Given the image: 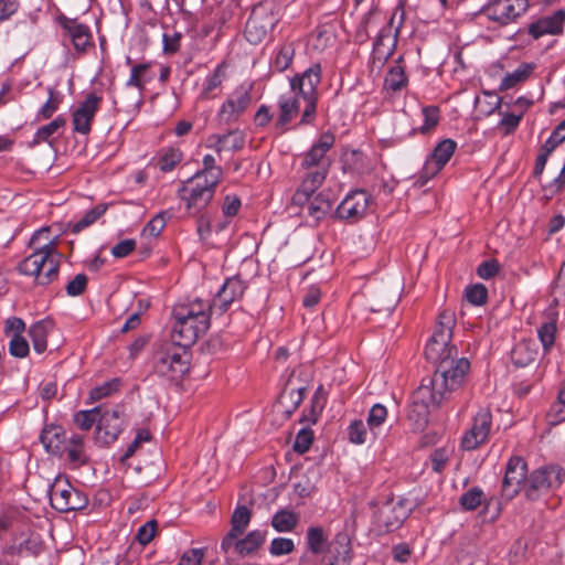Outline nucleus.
Segmentation results:
<instances>
[{
  "instance_id": "obj_56",
  "label": "nucleus",
  "mask_w": 565,
  "mask_h": 565,
  "mask_svg": "<svg viewBox=\"0 0 565 565\" xmlns=\"http://www.w3.org/2000/svg\"><path fill=\"white\" fill-rule=\"evenodd\" d=\"M29 342L23 335L13 334L9 342V352L12 356L23 359L29 354Z\"/></svg>"
},
{
  "instance_id": "obj_63",
  "label": "nucleus",
  "mask_w": 565,
  "mask_h": 565,
  "mask_svg": "<svg viewBox=\"0 0 565 565\" xmlns=\"http://www.w3.org/2000/svg\"><path fill=\"white\" fill-rule=\"evenodd\" d=\"M565 420V405L559 403V399H557V403L553 404L547 414H546V422L550 426H555L561 424Z\"/></svg>"
},
{
  "instance_id": "obj_23",
  "label": "nucleus",
  "mask_w": 565,
  "mask_h": 565,
  "mask_svg": "<svg viewBox=\"0 0 565 565\" xmlns=\"http://www.w3.org/2000/svg\"><path fill=\"white\" fill-rule=\"evenodd\" d=\"M252 96L248 92H237L227 98L221 106L217 117L221 122L231 124L236 121L248 108Z\"/></svg>"
},
{
  "instance_id": "obj_27",
  "label": "nucleus",
  "mask_w": 565,
  "mask_h": 565,
  "mask_svg": "<svg viewBox=\"0 0 565 565\" xmlns=\"http://www.w3.org/2000/svg\"><path fill=\"white\" fill-rule=\"evenodd\" d=\"M40 440L47 452L60 455L64 450L65 433L61 426L46 425L40 435Z\"/></svg>"
},
{
  "instance_id": "obj_24",
  "label": "nucleus",
  "mask_w": 565,
  "mask_h": 565,
  "mask_svg": "<svg viewBox=\"0 0 565 565\" xmlns=\"http://www.w3.org/2000/svg\"><path fill=\"white\" fill-rule=\"evenodd\" d=\"M456 148L457 143L452 139H445L440 141L435 147L430 159L425 163V173L430 177L438 173L448 163Z\"/></svg>"
},
{
  "instance_id": "obj_64",
  "label": "nucleus",
  "mask_w": 565,
  "mask_h": 565,
  "mask_svg": "<svg viewBox=\"0 0 565 565\" xmlns=\"http://www.w3.org/2000/svg\"><path fill=\"white\" fill-rule=\"evenodd\" d=\"M499 269V263L495 259H489L478 266L477 274L482 279H490L498 274Z\"/></svg>"
},
{
  "instance_id": "obj_32",
  "label": "nucleus",
  "mask_w": 565,
  "mask_h": 565,
  "mask_svg": "<svg viewBox=\"0 0 565 565\" xmlns=\"http://www.w3.org/2000/svg\"><path fill=\"white\" fill-rule=\"evenodd\" d=\"M294 56V45L291 43H284L275 50L270 61V67L276 72H284L290 66Z\"/></svg>"
},
{
  "instance_id": "obj_13",
  "label": "nucleus",
  "mask_w": 565,
  "mask_h": 565,
  "mask_svg": "<svg viewBox=\"0 0 565 565\" xmlns=\"http://www.w3.org/2000/svg\"><path fill=\"white\" fill-rule=\"evenodd\" d=\"M492 429V414L488 408H480L472 419L470 429L463 435L461 446L466 450H475L484 444Z\"/></svg>"
},
{
  "instance_id": "obj_46",
  "label": "nucleus",
  "mask_w": 565,
  "mask_h": 565,
  "mask_svg": "<svg viewBox=\"0 0 565 565\" xmlns=\"http://www.w3.org/2000/svg\"><path fill=\"white\" fill-rule=\"evenodd\" d=\"M47 92L49 98L38 111V118L41 119L51 118L53 114L58 109L60 104L62 103V96L58 92H56L52 87H50Z\"/></svg>"
},
{
  "instance_id": "obj_40",
  "label": "nucleus",
  "mask_w": 565,
  "mask_h": 565,
  "mask_svg": "<svg viewBox=\"0 0 565 565\" xmlns=\"http://www.w3.org/2000/svg\"><path fill=\"white\" fill-rule=\"evenodd\" d=\"M203 168L198 171L194 175H201L209 180L212 184H218L223 177V170L216 166V161L213 154H205L202 159Z\"/></svg>"
},
{
  "instance_id": "obj_55",
  "label": "nucleus",
  "mask_w": 565,
  "mask_h": 565,
  "mask_svg": "<svg viewBox=\"0 0 565 565\" xmlns=\"http://www.w3.org/2000/svg\"><path fill=\"white\" fill-rule=\"evenodd\" d=\"M349 440L355 445L366 443L367 429L362 420H353L348 427Z\"/></svg>"
},
{
  "instance_id": "obj_6",
  "label": "nucleus",
  "mask_w": 565,
  "mask_h": 565,
  "mask_svg": "<svg viewBox=\"0 0 565 565\" xmlns=\"http://www.w3.org/2000/svg\"><path fill=\"white\" fill-rule=\"evenodd\" d=\"M279 8L276 2H256L245 25V38L249 43H259L278 22Z\"/></svg>"
},
{
  "instance_id": "obj_43",
  "label": "nucleus",
  "mask_w": 565,
  "mask_h": 565,
  "mask_svg": "<svg viewBox=\"0 0 565 565\" xmlns=\"http://www.w3.org/2000/svg\"><path fill=\"white\" fill-rule=\"evenodd\" d=\"M102 406L87 411H78L74 415L75 425L82 430H89L95 424H98Z\"/></svg>"
},
{
  "instance_id": "obj_30",
  "label": "nucleus",
  "mask_w": 565,
  "mask_h": 565,
  "mask_svg": "<svg viewBox=\"0 0 565 565\" xmlns=\"http://www.w3.org/2000/svg\"><path fill=\"white\" fill-rule=\"evenodd\" d=\"M30 247L38 250H50L51 253H60L57 250V236L51 235L50 227H42L34 232L30 239Z\"/></svg>"
},
{
  "instance_id": "obj_37",
  "label": "nucleus",
  "mask_w": 565,
  "mask_h": 565,
  "mask_svg": "<svg viewBox=\"0 0 565 565\" xmlns=\"http://www.w3.org/2000/svg\"><path fill=\"white\" fill-rule=\"evenodd\" d=\"M65 449L70 463L75 467L87 463L88 457L85 454L84 438L81 435H73Z\"/></svg>"
},
{
  "instance_id": "obj_7",
  "label": "nucleus",
  "mask_w": 565,
  "mask_h": 565,
  "mask_svg": "<svg viewBox=\"0 0 565 565\" xmlns=\"http://www.w3.org/2000/svg\"><path fill=\"white\" fill-rule=\"evenodd\" d=\"M217 185L201 175L188 179L179 189V198L185 203L188 213L196 215L202 212L214 198Z\"/></svg>"
},
{
  "instance_id": "obj_44",
  "label": "nucleus",
  "mask_w": 565,
  "mask_h": 565,
  "mask_svg": "<svg viewBox=\"0 0 565 565\" xmlns=\"http://www.w3.org/2000/svg\"><path fill=\"white\" fill-rule=\"evenodd\" d=\"M557 326L555 321L544 322L537 330V337L545 353L550 352L555 344Z\"/></svg>"
},
{
  "instance_id": "obj_22",
  "label": "nucleus",
  "mask_w": 565,
  "mask_h": 565,
  "mask_svg": "<svg viewBox=\"0 0 565 565\" xmlns=\"http://www.w3.org/2000/svg\"><path fill=\"white\" fill-rule=\"evenodd\" d=\"M301 100V97L292 93V90L279 96L277 102L278 115L275 121V127L279 132H285L287 126L299 114Z\"/></svg>"
},
{
  "instance_id": "obj_3",
  "label": "nucleus",
  "mask_w": 565,
  "mask_h": 565,
  "mask_svg": "<svg viewBox=\"0 0 565 565\" xmlns=\"http://www.w3.org/2000/svg\"><path fill=\"white\" fill-rule=\"evenodd\" d=\"M190 345L171 338L163 342L153 356V370L160 377L179 381L190 370Z\"/></svg>"
},
{
  "instance_id": "obj_47",
  "label": "nucleus",
  "mask_w": 565,
  "mask_h": 565,
  "mask_svg": "<svg viewBox=\"0 0 565 565\" xmlns=\"http://www.w3.org/2000/svg\"><path fill=\"white\" fill-rule=\"evenodd\" d=\"M387 418V408L377 403L374 404L367 415L366 424L370 430L376 435V429L380 428Z\"/></svg>"
},
{
  "instance_id": "obj_58",
  "label": "nucleus",
  "mask_w": 565,
  "mask_h": 565,
  "mask_svg": "<svg viewBox=\"0 0 565 565\" xmlns=\"http://www.w3.org/2000/svg\"><path fill=\"white\" fill-rule=\"evenodd\" d=\"M157 529H158V523L156 520H150L148 522H146L145 524H142L137 533H136V536H135V540L141 544V545H147L149 544L152 539L154 537L156 533H157Z\"/></svg>"
},
{
  "instance_id": "obj_25",
  "label": "nucleus",
  "mask_w": 565,
  "mask_h": 565,
  "mask_svg": "<svg viewBox=\"0 0 565 565\" xmlns=\"http://www.w3.org/2000/svg\"><path fill=\"white\" fill-rule=\"evenodd\" d=\"M398 36V28L393 33L391 26H383L373 44V56L375 60L385 62L394 53Z\"/></svg>"
},
{
  "instance_id": "obj_41",
  "label": "nucleus",
  "mask_w": 565,
  "mask_h": 565,
  "mask_svg": "<svg viewBox=\"0 0 565 565\" xmlns=\"http://www.w3.org/2000/svg\"><path fill=\"white\" fill-rule=\"evenodd\" d=\"M225 65L223 63L218 64L214 71L207 75L205 78L204 87L201 92L200 97L202 99L213 98V90L221 86L224 77H225Z\"/></svg>"
},
{
  "instance_id": "obj_50",
  "label": "nucleus",
  "mask_w": 565,
  "mask_h": 565,
  "mask_svg": "<svg viewBox=\"0 0 565 565\" xmlns=\"http://www.w3.org/2000/svg\"><path fill=\"white\" fill-rule=\"evenodd\" d=\"M535 358V351L529 349L527 343H518L512 350V360L519 366H525Z\"/></svg>"
},
{
  "instance_id": "obj_5",
  "label": "nucleus",
  "mask_w": 565,
  "mask_h": 565,
  "mask_svg": "<svg viewBox=\"0 0 565 565\" xmlns=\"http://www.w3.org/2000/svg\"><path fill=\"white\" fill-rule=\"evenodd\" d=\"M61 253L33 249L17 267L21 275L32 276L39 286H47L58 277Z\"/></svg>"
},
{
  "instance_id": "obj_38",
  "label": "nucleus",
  "mask_w": 565,
  "mask_h": 565,
  "mask_svg": "<svg viewBox=\"0 0 565 565\" xmlns=\"http://www.w3.org/2000/svg\"><path fill=\"white\" fill-rule=\"evenodd\" d=\"M297 523V514L286 509L277 511L271 518V526L280 533L292 532Z\"/></svg>"
},
{
  "instance_id": "obj_9",
  "label": "nucleus",
  "mask_w": 565,
  "mask_h": 565,
  "mask_svg": "<svg viewBox=\"0 0 565 565\" xmlns=\"http://www.w3.org/2000/svg\"><path fill=\"white\" fill-rule=\"evenodd\" d=\"M565 480V470L557 465L535 469L529 475L525 484V497L536 500L540 495L558 489Z\"/></svg>"
},
{
  "instance_id": "obj_60",
  "label": "nucleus",
  "mask_w": 565,
  "mask_h": 565,
  "mask_svg": "<svg viewBox=\"0 0 565 565\" xmlns=\"http://www.w3.org/2000/svg\"><path fill=\"white\" fill-rule=\"evenodd\" d=\"M166 226V218L162 213L152 217L143 227L142 236L158 237Z\"/></svg>"
},
{
  "instance_id": "obj_35",
  "label": "nucleus",
  "mask_w": 565,
  "mask_h": 565,
  "mask_svg": "<svg viewBox=\"0 0 565 565\" xmlns=\"http://www.w3.org/2000/svg\"><path fill=\"white\" fill-rule=\"evenodd\" d=\"M402 57L397 60V64L392 66L384 79V87L387 90L399 92L408 83V77L405 74L404 67L399 65Z\"/></svg>"
},
{
  "instance_id": "obj_10",
  "label": "nucleus",
  "mask_w": 565,
  "mask_h": 565,
  "mask_svg": "<svg viewBox=\"0 0 565 565\" xmlns=\"http://www.w3.org/2000/svg\"><path fill=\"white\" fill-rule=\"evenodd\" d=\"M335 137L332 132H322L310 149L301 156V168H318L328 170L331 167L332 159L328 152L334 147Z\"/></svg>"
},
{
  "instance_id": "obj_31",
  "label": "nucleus",
  "mask_w": 565,
  "mask_h": 565,
  "mask_svg": "<svg viewBox=\"0 0 565 565\" xmlns=\"http://www.w3.org/2000/svg\"><path fill=\"white\" fill-rule=\"evenodd\" d=\"M126 63L131 65L130 76L126 83L129 87H136L138 89H143L147 82L151 81V76H149V63H140L132 64V61L129 56L126 58Z\"/></svg>"
},
{
  "instance_id": "obj_39",
  "label": "nucleus",
  "mask_w": 565,
  "mask_h": 565,
  "mask_svg": "<svg viewBox=\"0 0 565 565\" xmlns=\"http://www.w3.org/2000/svg\"><path fill=\"white\" fill-rule=\"evenodd\" d=\"M306 542L308 550L312 554L319 555L324 551L328 536L321 526H310L307 530Z\"/></svg>"
},
{
  "instance_id": "obj_12",
  "label": "nucleus",
  "mask_w": 565,
  "mask_h": 565,
  "mask_svg": "<svg viewBox=\"0 0 565 565\" xmlns=\"http://www.w3.org/2000/svg\"><path fill=\"white\" fill-rule=\"evenodd\" d=\"M529 9V2H487L479 11V17H484L498 25H508L524 14Z\"/></svg>"
},
{
  "instance_id": "obj_17",
  "label": "nucleus",
  "mask_w": 565,
  "mask_h": 565,
  "mask_svg": "<svg viewBox=\"0 0 565 565\" xmlns=\"http://www.w3.org/2000/svg\"><path fill=\"white\" fill-rule=\"evenodd\" d=\"M246 288V282L238 276L227 278L217 291L213 301L210 302V306H213L212 312L222 315L227 311L234 301L239 300L243 297Z\"/></svg>"
},
{
  "instance_id": "obj_53",
  "label": "nucleus",
  "mask_w": 565,
  "mask_h": 565,
  "mask_svg": "<svg viewBox=\"0 0 565 565\" xmlns=\"http://www.w3.org/2000/svg\"><path fill=\"white\" fill-rule=\"evenodd\" d=\"M467 300L475 306H482L488 299V289L482 284L468 286L465 291Z\"/></svg>"
},
{
  "instance_id": "obj_52",
  "label": "nucleus",
  "mask_w": 565,
  "mask_h": 565,
  "mask_svg": "<svg viewBox=\"0 0 565 565\" xmlns=\"http://www.w3.org/2000/svg\"><path fill=\"white\" fill-rule=\"evenodd\" d=\"M483 497V491L476 487L465 492L459 501L465 510L472 511L481 504Z\"/></svg>"
},
{
  "instance_id": "obj_45",
  "label": "nucleus",
  "mask_w": 565,
  "mask_h": 565,
  "mask_svg": "<svg viewBox=\"0 0 565 565\" xmlns=\"http://www.w3.org/2000/svg\"><path fill=\"white\" fill-rule=\"evenodd\" d=\"M66 120L62 116H57L51 122L39 128L34 136V142H50V138L62 127H64Z\"/></svg>"
},
{
  "instance_id": "obj_1",
  "label": "nucleus",
  "mask_w": 565,
  "mask_h": 565,
  "mask_svg": "<svg viewBox=\"0 0 565 565\" xmlns=\"http://www.w3.org/2000/svg\"><path fill=\"white\" fill-rule=\"evenodd\" d=\"M455 324V312L443 310L425 347L426 359L437 363V367L433 375L422 380L412 395L408 419L418 429L427 424L430 407L452 399L466 383L470 362L467 358H458L457 347L450 343Z\"/></svg>"
},
{
  "instance_id": "obj_62",
  "label": "nucleus",
  "mask_w": 565,
  "mask_h": 565,
  "mask_svg": "<svg viewBox=\"0 0 565 565\" xmlns=\"http://www.w3.org/2000/svg\"><path fill=\"white\" fill-rule=\"evenodd\" d=\"M204 558L203 548H190L183 552L178 565H201Z\"/></svg>"
},
{
  "instance_id": "obj_29",
  "label": "nucleus",
  "mask_w": 565,
  "mask_h": 565,
  "mask_svg": "<svg viewBox=\"0 0 565 565\" xmlns=\"http://www.w3.org/2000/svg\"><path fill=\"white\" fill-rule=\"evenodd\" d=\"M183 160V152L179 148H163L153 158L154 166L163 173L171 172Z\"/></svg>"
},
{
  "instance_id": "obj_18",
  "label": "nucleus",
  "mask_w": 565,
  "mask_h": 565,
  "mask_svg": "<svg viewBox=\"0 0 565 565\" xmlns=\"http://www.w3.org/2000/svg\"><path fill=\"white\" fill-rule=\"evenodd\" d=\"M124 429V413L120 408L103 409L97 424V439L105 445L113 444Z\"/></svg>"
},
{
  "instance_id": "obj_33",
  "label": "nucleus",
  "mask_w": 565,
  "mask_h": 565,
  "mask_svg": "<svg viewBox=\"0 0 565 565\" xmlns=\"http://www.w3.org/2000/svg\"><path fill=\"white\" fill-rule=\"evenodd\" d=\"M306 387H299L297 390H285L278 401V405L284 408V413L287 417H290L295 411L299 407L305 398Z\"/></svg>"
},
{
  "instance_id": "obj_19",
  "label": "nucleus",
  "mask_w": 565,
  "mask_h": 565,
  "mask_svg": "<svg viewBox=\"0 0 565 565\" xmlns=\"http://www.w3.org/2000/svg\"><path fill=\"white\" fill-rule=\"evenodd\" d=\"M565 24V11L558 9L551 14L542 15L527 25V34L533 40L545 35H562Z\"/></svg>"
},
{
  "instance_id": "obj_48",
  "label": "nucleus",
  "mask_w": 565,
  "mask_h": 565,
  "mask_svg": "<svg viewBox=\"0 0 565 565\" xmlns=\"http://www.w3.org/2000/svg\"><path fill=\"white\" fill-rule=\"evenodd\" d=\"M499 114L502 116V119L498 124V128L503 132L504 136H509L513 134L524 115V110H522L520 114H513V113H503L502 110H499Z\"/></svg>"
},
{
  "instance_id": "obj_20",
  "label": "nucleus",
  "mask_w": 565,
  "mask_h": 565,
  "mask_svg": "<svg viewBox=\"0 0 565 565\" xmlns=\"http://www.w3.org/2000/svg\"><path fill=\"white\" fill-rule=\"evenodd\" d=\"M303 174L301 183L292 195L295 205H303L312 194L322 185L329 171L318 168H301Z\"/></svg>"
},
{
  "instance_id": "obj_16",
  "label": "nucleus",
  "mask_w": 565,
  "mask_h": 565,
  "mask_svg": "<svg viewBox=\"0 0 565 565\" xmlns=\"http://www.w3.org/2000/svg\"><path fill=\"white\" fill-rule=\"evenodd\" d=\"M102 104L103 96L97 95L96 93H89L85 99L78 104L72 115L74 131L82 135L89 134L94 117L99 110Z\"/></svg>"
},
{
  "instance_id": "obj_14",
  "label": "nucleus",
  "mask_w": 565,
  "mask_h": 565,
  "mask_svg": "<svg viewBox=\"0 0 565 565\" xmlns=\"http://www.w3.org/2000/svg\"><path fill=\"white\" fill-rule=\"evenodd\" d=\"M371 195L364 190L349 192L335 210V216L351 223L362 218L370 205Z\"/></svg>"
},
{
  "instance_id": "obj_57",
  "label": "nucleus",
  "mask_w": 565,
  "mask_h": 565,
  "mask_svg": "<svg viewBox=\"0 0 565 565\" xmlns=\"http://www.w3.org/2000/svg\"><path fill=\"white\" fill-rule=\"evenodd\" d=\"M313 443V431L310 428H302L298 431L294 450L300 455L307 452Z\"/></svg>"
},
{
  "instance_id": "obj_21",
  "label": "nucleus",
  "mask_w": 565,
  "mask_h": 565,
  "mask_svg": "<svg viewBox=\"0 0 565 565\" xmlns=\"http://www.w3.org/2000/svg\"><path fill=\"white\" fill-rule=\"evenodd\" d=\"M246 136L239 129L226 134H212L206 138L205 147L221 154L224 151H239L245 147Z\"/></svg>"
},
{
  "instance_id": "obj_49",
  "label": "nucleus",
  "mask_w": 565,
  "mask_h": 565,
  "mask_svg": "<svg viewBox=\"0 0 565 565\" xmlns=\"http://www.w3.org/2000/svg\"><path fill=\"white\" fill-rule=\"evenodd\" d=\"M439 107L435 105L423 107L424 124L418 128V131L420 134L430 132L439 122Z\"/></svg>"
},
{
  "instance_id": "obj_51",
  "label": "nucleus",
  "mask_w": 565,
  "mask_h": 565,
  "mask_svg": "<svg viewBox=\"0 0 565 565\" xmlns=\"http://www.w3.org/2000/svg\"><path fill=\"white\" fill-rule=\"evenodd\" d=\"M119 387L118 380H110L103 383L99 386L94 387L89 393V402L95 403L102 398L110 396L114 392H117Z\"/></svg>"
},
{
  "instance_id": "obj_61",
  "label": "nucleus",
  "mask_w": 565,
  "mask_h": 565,
  "mask_svg": "<svg viewBox=\"0 0 565 565\" xmlns=\"http://www.w3.org/2000/svg\"><path fill=\"white\" fill-rule=\"evenodd\" d=\"M87 281L85 274H77L74 279L66 285V294L70 297L81 296L87 287Z\"/></svg>"
},
{
  "instance_id": "obj_4",
  "label": "nucleus",
  "mask_w": 565,
  "mask_h": 565,
  "mask_svg": "<svg viewBox=\"0 0 565 565\" xmlns=\"http://www.w3.org/2000/svg\"><path fill=\"white\" fill-rule=\"evenodd\" d=\"M321 65L311 64L301 74H296L290 79V88L301 97L305 103L299 126L312 125L317 117V104L319 99L318 86L321 83Z\"/></svg>"
},
{
  "instance_id": "obj_59",
  "label": "nucleus",
  "mask_w": 565,
  "mask_h": 565,
  "mask_svg": "<svg viewBox=\"0 0 565 565\" xmlns=\"http://www.w3.org/2000/svg\"><path fill=\"white\" fill-rule=\"evenodd\" d=\"M105 206H95L94 209L88 211L77 223L74 224L73 232L78 233L83 231L85 227L96 222L105 213Z\"/></svg>"
},
{
  "instance_id": "obj_26",
  "label": "nucleus",
  "mask_w": 565,
  "mask_h": 565,
  "mask_svg": "<svg viewBox=\"0 0 565 565\" xmlns=\"http://www.w3.org/2000/svg\"><path fill=\"white\" fill-rule=\"evenodd\" d=\"M332 204V193L323 190L313 198L311 195L307 203L300 206L306 211V214L317 223L331 212Z\"/></svg>"
},
{
  "instance_id": "obj_28",
  "label": "nucleus",
  "mask_w": 565,
  "mask_h": 565,
  "mask_svg": "<svg viewBox=\"0 0 565 565\" xmlns=\"http://www.w3.org/2000/svg\"><path fill=\"white\" fill-rule=\"evenodd\" d=\"M267 531L254 530L250 531L245 537L236 541L235 553L241 556H248L255 553L265 542Z\"/></svg>"
},
{
  "instance_id": "obj_36",
  "label": "nucleus",
  "mask_w": 565,
  "mask_h": 565,
  "mask_svg": "<svg viewBox=\"0 0 565 565\" xmlns=\"http://www.w3.org/2000/svg\"><path fill=\"white\" fill-rule=\"evenodd\" d=\"M534 71V65L529 63H522L512 73H508L500 83V90H509L515 87L518 84L523 83Z\"/></svg>"
},
{
  "instance_id": "obj_11",
  "label": "nucleus",
  "mask_w": 565,
  "mask_h": 565,
  "mask_svg": "<svg viewBox=\"0 0 565 565\" xmlns=\"http://www.w3.org/2000/svg\"><path fill=\"white\" fill-rule=\"evenodd\" d=\"M529 480L527 465L522 457L513 456L509 459L502 481V495L512 500L520 491L525 492Z\"/></svg>"
},
{
  "instance_id": "obj_15",
  "label": "nucleus",
  "mask_w": 565,
  "mask_h": 565,
  "mask_svg": "<svg viewBox=\"0 0 565 565\" xmlns=\"http://www.w3.org/2000/svg\"><path fill=\"white\" fill-rule=\"evenodd\" d=\"M56 20L63 30V36L71 41L76 52L84 53L89 46H93L92 33L86 24L79 23L64 13H60Z\"/></svg>"
},
{
  "instance_id": "obj_2",
  "label": "nucleus",
  "mask_w": 565,
  "mask_h": 565,
  "mask_svg": "<svg viewBox=\"0 0 565 565\" xmlns=\"http://www.w3.org/2000/svg\"><path fill=\"white\" fill-rule=\"evenodd\" d=\"M212 307L209 301L195 299L174 305L171 338L193 345L210 328Z\"/></svg>"
},
{
  "instance_id": "obj_54",
  "label": "nucleus",
  "mask_w": 565,
  "mask_h": 565,
  "mask_svg": "<svg viewBox=\"0 0 565 565\" xmlns=\"http://www.w3.org/2000/svg\"><path fill=\"white\" fill-rule=\"evenodd\" d=\"M295 550V543L288 537H275L270 542L269 553L271 556H282L292 553Z\"/></svg>"
},
{
  "instance_id": "obj_34",
  "label": "nucleus",
  "mask_w": 565,
  "mask_h": 565,
  "mask_svg": "<svg viewBox=\"0 0 565 565\" xmlns=\"http://www.w3.org/2000/svg\"><path fill=\"white\" fill-rule=\"evenodd\" d=\"M28 333L31 338L33 349L36 353H43L47 348L49 323L44 320L33 323Z\"/></svg>"
},
{
  "instance_id": "obj_8",
  "label": "nucleus",
  "mask_w": 565,
  "mask_h": 565,
  "mask_svg": "<svg viewBox=\"0 0 565 565\" xmlns=\"http://www.w3.org/2000/svg\"><path fill=\"white\" fill-rule=\"evenodd\" d=\"M50 501L58 512L78 511L88 504L85 493L74 488L67 478L58 476L50 488Z\"/></svg>"
},
{
  "instance_id": "obj_42",
  "label": "nucleus",
  "mask_w": 565,
  "mask_h": 565,
  "mask_svg": "<svg viewBox=\"0 0 565 565\" xmlns=\"http://www.w3.org/2000/svg\"><path fill=\"white\" fill-rule=\"evenodd\" d=\"M252 511L246 505H237L231 518V531L243 535L249 525Z\"/></svg>"
}]
</instances>
